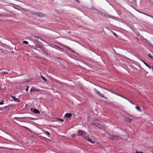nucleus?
I'll return each instance as SVG.
<instances>
[{"label":"nucleus","mask_w":153,"mask_h":153,"mask_svg":"<svg viewBox=\"0 0 153 153\" xmlns=\"http://www.w3.org/2000/svg\"><path fill=\"white\" fill-rule=\"evenodd\" d=\"M86 133L84 131L82 130H79L78 131V136H82L85 138L86 140H87V141L92 143H94V142H92L91 140L89 139V138L88 137H86Z\"/></svg>","instance_id":"nucleus-1"},{"label":"nucleus","mask_w":153,"mask_h":153,"mask_svg":"<svg viewBox=\"0 0 153 153\" xmlns=\"http://www.w3.org/2000/svg\"><path fill=\"white\" fill-rule=\"evenodd\" d=\"M93 124V125H95L100 129H103L105 128L104 125L101 124V122L100 121L97 122V121H94Z\"/></svg>","instance_id":"nucleus-2"},{"label":"nucleus","mask_w":153,"mask_h":153,"mask_svg":"<svg viewBox=\"0 0 153 153\" xmlns=\"http://www.w3.org/2000/svg\"><path fill=\"white\" fill-rule=\"evenodd\" d=\"M121 138L120 136L112 135L109 137V139L112 140H119L121 139Z\"/></svg>","instance_id":"nucleus-3"},{"label":"nucleus","mask_w":153,"mask_h":153,"mask_svg":"<svg viewBox=\"0 0 153 153\" xmlns=\"http://www.w3.org/2000/svg\"><path fill=\"white\" fill-rule=\"evenodd\" d=\"M94 91H95V92L96 93V94L97 95H98L99 96H100V97H101L105 98L106 99H107L106 97H104L103 94H102L99 91H98V90H97V89H96V88H94Z\"/></svg>","instance_id":"nucleus-4"},{"label":"nucleus","mask_w":153,"mask_h":153,"mask_svg":"<svg viewBox=\"0 0 153 153\" xmlns=\"http://www.w3.org/2000/svg\"><path fill=\"white\" fill-rule=\"evenodd\" d=\"M14 119L15 120H18V119H29V120H33L34 119L32 117H15L14 118Z\"/></svg>","instance_id":"nucleus-5"},{"label":"nucleus","mask_w":153,"mask_h":153,"mask_svg":"<svg viewBox=\"0 0 153 153\" xmlns=\"http://www.w3.org/2000/svg\"><path fill=\"white\" fill-rule=\"evenodd\" d=\"M31 111L35 114H37L40 113V111L36 109H33V108H31Z\"/></svg>","instance_id":"nucleus-6"},{"label":"nucleus","mask_w":153,"mask_h":153,"mask_svg":"<svg viewBox=\"0 0 153 153\" xmlns=\"http://www.w3.org/2000/svg\"><path fill=\"white\" fill-rule=\"evenodd\" d=\"M1 73L2 75H5V77H8L9 76V73L7 71H3L1 72Z\"/></svg>","instance_id":"nucleus-7"},{"label":"nucleus","mask_w":153,"mask_h":153,"mask_svg":"<svg viewBox=\"0 0 153 153\" xmlns=\"http://www.w3.org/2000/svg\"><path fill=\"white\" fill-rule=\"evenodd\" d=\"M39 89H37L35 87H32L30 90V92L32 91H39Z\"/></svg>","instance_id":"nucleus-8"},{"label":"nucleus","mask_w":153,"mask_h":153,"mask_svg":"<svg viewBox=\"0 0 153 153\" xmlns=\"http://www.w3.org/2000/svg\"><path fill=\"white\" fill-rule=\"evenodd\" d=\"M65 117L69 118L72 116V115L71 113L66 114L65 116Z\"/></svg>","instance_id":"nucleus-9"},{"label":"nucleus","mask_w":153,"mask_h":153,"mask_svg":"<svg viewBox=\"0 0 153 153\" xmlns=\"http://www.w3.org/2000/svg\"><path fill=\"white\" fill-rule=\"evenodd\" d=\"M125 120L126 122H128L129 123H131L132 121L134 120L133 119H131L125 117Z\"/></svg>","instance_id":"nucleus-10"},{"label":"nucleus","mask_w":153,"mask_h":153,"mask_svg":"<svg viewBox=\"0 0 153 153\" xmlns=\"http://www.w3.org/2000/svg\"><path fill=\"white\" fill-rule=\"evenodd\" d=\"M11 97L14 100V101L16 102H19L20 100L17 98H15V97L13 96H11Z\"/></svg>","instance_id":"nucleus-11"},{"label":"nucleus","mask_w":153,"mask_h":153,"mask_svg":"<svg viewBox=\"0 0 153 153\" xmlns=\"http://www.w3.org/2000/svg\"><path fill=\"white\" fill-rule=\"evenodd\" d=\"M141 61L144 63V64L146 66L148 67H149L150 65L146 63L144 61L141 60Z\"/></svg>","instance_id":"nucleus-12"},{"label":"nucleus","mask_w":153,"mask_h":153,"mask_svg":"<svg viewBox=\"0 0 153 153\" xmlns=\"http://www.w3.org/2000/svg\"><path fill=\"white\" fill-rule=\"evenodd\" d=\"M121 97L124 98H125V99L127 100H128L131 103V104H134V103L132 102L130 100H129L127 98L125 97H124L123 96H121Z\"/></svg>","instance_id":"nucleus-13"},{"label":"nucleus","mask_w":153,"mask_h":153,"mask_svg":"<svg viewBox=\"0 0 153 153\" xmlns=\"http://www.w3.org/2000/svg\"><path fill=\"white\" fill-rule=\"evenodd\" d=\"M41 77L42 79H43L45 81H47V80L43 76H42V75H41Z\"/></svg>","instance_id":"nucleus-14"},{"label":"nucleus","mask_w":153,"mask_h":153,"mask_svg":"<svg viewBox=\"0 0 153 153\" xmlns=\"http://www.w3.org/2000/svg\"><path fill=\"white\" fill-rule=\"evenodd\" d=\"M64 47L65 48H67V49H68V50H70V51H71V48L68 47H67V46H66L65 45H64Z\"/></svg>","instance_id":"nucleus-15"},{"label":"nucleus","mask_w":153,"mask_h":153,"mask_svg":"<svg viewBox=\"0 0 153 153\" xmlns=\"http://www.w3.org/2000/svg\"><path fill=\"white\" fill-rule=\"evenodd\" d=\"M136 108L137 109V110L139 111H140V108L138 106H136Z\"/></svg>","instance_id":"nucleus-16"},{"label":"nucleus","mask_w":153,"mask_h":153,"mask_svg":"<svg viewBox=\"0 0 153 153\" xmlns=\"http://www.w3.org/2000/svg\"><path fill=\"white\" fill-rule=\"evenodd\" d=\"M110 92H111V93H113V94H116V95H118V96H120V97H121V96H120V95H119V94H117V93H115L114 92H113V91H110Z\"/></svg>","instance_id":"nucleus-17"},{"label":"nucleus","mask_w":153,"mask_h":153,"mask_svg":"<svg viewBox=\"0 0 153 153\" xmlns=\"http://www.w3.org/2000/svg\"><path fill=\"white\" fill-rule=\"evenodd\" d=\"M148 56L151 58L153 59V56L150 54H149Z\"/></svg>","instance_id":"nucleus-18"},{"label":"nucleus","mask_w":153,"mask_h":153,"mask_svg":"<svg viewBox=\"0 0 153 153\" xmlns=\"http://www.w3.org/2000/svg\"><path fill=\"white\" fill-rule=\"evenodd\" d=\"M22 42L23 43L25 44H28V42L26 41H23Z\"/></svg>","instance_id":"nucleus-19"},{"label":"nucleus","mask_w":153,"mask_h":153,"mask_svg":"<svg viewBox=\"0 0 153 153\" xmlns=\"http://www.w3.org/2000/svg\"><path fill=\"white\" fill-rule=\"evenodd\" d=\"M45 133L49 135H50V133L48 131H45Z\"/></svg>","instance_id":"nucleus-20"},{"label":"nucleus","mask_w":153,"mask_h":153,"mask_svg":"<svg viewBox=\"0 0 153 153\" xmlns=\"http://www.w3.org/2000/svg\"><path fill=\"white\" fill-rule=\"evenodd\" d=\"M58 120L62 122H63L64 121V120L63 119H59V118H56Z\"/></svg>","instance_id":"nucleus-21"},{"label":"nucleus","mask_w":153,"mask_h":153,"mask_svg":"<svg viewBox=\"0 0 153 153\" xmlns=\"http://www.w3.org/2000/svg\"><path fill=\"white\" fill-rule=\"evenodd\" d=\"M149 68L150 69H152V71H153V66H149Z\"/></svg>","instance_id":"nucleus-22"},{"label":"nucleus","mask_w":153,"mask_h":153,"mask_svg":"<svg viewBox=\"0 0 153 153\" xmlns=\"http://www.w3.org/2000/svg\"><path fill=\"white\" fill-rule=\"evenodd\" d=\"M34 36L35 38H37L39 39H40V37L38 36H37L36 35H34Z\"/></svg>","instance_id":"nucleus-23"},{"label":"nucleus","mask_w":153,"mask_h":153,"mask_svg":"<svg viewBox=\"0 0 153 153\" xmlns=\"http://www.w3.org/2000/svg\"><path fill=\"white\" fill-rule=\"evenodd\" d=\"M101 88L103 89H104L106 90H107L108 91H110L109 90H108V89H107V88H104V87H101Z\"/></svg>","instance_id":"nucleus-24"},{"label":"nucleus","mask_w":153,"mask_h":153,"mask_svg":"<svg viewBox=\"0 0 153 153\" xmlns=\"http://www.w3.org/2000/svg\"><path fill=\"white\" fill-rule=\"evenodd\" d=\"M5 16L6 15H3V14H0V17H2Z\"/></svg>","instance_id":"nucleus-25"},{"label":"nucleus","mask_w":153,"mask_h":153,"mask_svg":"<svg viewBox=\"0 0 153 153\" xmlns=\"http://www.w3.org/2000/svg\"><path fill=\"white\" fill-rule=\"evenodd\" d=\"M28 88H29L28 86H27V88L25 89V90L26 91H28Z\"/></svg>","instance_id":"nucleus-26"},{"label":"nucleus","mask_w":153,"mask_h":153,"mask_svg":"<svg viewBox=\"0 0 153 153\" xmlns=\"http://www.w3.org/2000/svg\"><path fill=\"white\" fill-rule=\"evenodd\" d=\"M39 16H44V15L42 14V13H39Z\"/></svg>","instance_id":"nucleus-27"},{"label":"nucleus","mask_w":153,"mask_h":153,"mask_svg":"<svg viewBox=\"0 0 153 153\" xmlns=\"http://www.w3.org/2000/svg\"><path fill=\"white\" fill-rule=\"evenodd\" d=\"M136 153H144L143 152H137V151L136 152Z\"/></svg>","instance_id":"nucleus-28"},{"label":"nucleus","mask_w":153,"mask_h":153,"mask_svg":"<svg viewBox=\"0 0 153 153\" xmlns=\"http://www.w3.org/2000/svg\"><path fill=\"white\" fill-rule=\"evenodd\" d=\"M4 104L3 101H1V102H0V105H2Z\"/></svg>","instance_id":"nucleus-29"},{"label":"nucleus","mask_w":153,"mask_h":153,"mask_svg":"<svg viewBox=\"0 0 153 153\" xmlns=\"http://www.w3.org/2000/svg\"><path fill=\"white\" fill-rule=\"evenodd\" d=\"M75 135H76L75 134H73V135H72V137H75Z\"/></svg>","instance_id":"nucleus-30"},{"label":"nucleus","mask_w":153,"mask_h":153,"mask_svg":"<svg viewBox=\"0 0 153 153\" xmlns=\"http://www.w3.org/2000/svg\"><path fill=\"white\" fill-rule=\"evenodd\" d=\"M114 34L115 36H117V34L115 33H114Z\"/></svg>","instance_id":"nucleus-31"},{"label":"nucleus","mask_w":153,"mask_h":153,"mask_svg":"<svg viewBox=\"0 0 153 153\" xmlns=\"http://www.w3.org/2000/svg\"><path fill=\"white\" fill-rule=\"evenodd\" d=\"M145 14V15H147V16H150V17H151V16H150L149 15H147V14Z\"/></svg>","instance_id":"nucleus-32"},{"label":"nucleus","mask_w":153,"mask_h":153,"mask_svg":"<svg viewBox=\"0 0 153 153\" xmlns=\"http://www.w3.org/2000/svg\"><path fill=\"white\" fill-rule=\"evenodd\" d=\"M24 128L26 129H28V128L26 127H24Z\"/></svg>","instance_id":"nucleus-33"},{"label":"nucleus","mask_w":153,"mask_h":153,"mask_svg":"<svg viewBox=\"0 0 153 153\" xmlns=\"http://www.w3.org/2000/svg\"><path fill=\"white\" fill-rule=\"evenodd\" d=\"M27 129V130H29L30 131V130L29 128H28V129Z\"/></svg>","instance_id":"nucleus-34"},{"label":"nucleus","mask_w":153,"mask_h":153,"mask_svg":"<svg viewBox=\"0 0 153 153\" xmlns=\"http://www.w3.org/2000/svg\"><path fill=\"white\" fill-rule=\"evenodd\" d=\"M31 48H33L32 47V46H31Z\"/></svg>","instance_id":"nucleus-35"},{"label":"nucleus","mask_w":153,"mask_h":153,"mask_svg":"<svg viewBox=\"0 0 153 153\" xmlns=\"http://www.w3.org/2000/svg\"><path fill=\"white\" fill-rule=\"evenodd\" d=\"M76 1H78V0H75Z\"/></svg>","instance_id":"nucleus-36"},{"label":"nucleus","mask_w":153,"mask_h":153,"mask_svg":"<svg viewBox=\"0 0 153 153\" xmlns=\"http://www.w3.org/2000/svg\"><path fill=\"white\" fill-rule=\"evenodd\" d=\"M113 18V19H114V18Z\"/></svg>","instance_id":"nucleus-37"},{"label":"nucleus","mask_w":153,"mask_h":153,"mask_svg":"<svg viewBox=\"0 0 153 153\" xmlns=\"http://www.w3.org/2000/svg\"><path fill=\"white\" fill-rule=\"evenodd\" d=\"M152 17V18H153V17Z\"/></svg>","instance_id":"nucleus-38"}]
</instances>
